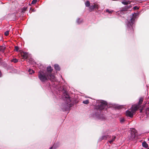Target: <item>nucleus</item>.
Returning <instances> with one entry per match:
<instances>
[{
	"mask_svg": "<svg viewBox=\"0 0 149 149\" xmlns=\"http://www.w3.org/2000/svg\"><path fill=\"white\" fill-rule=\"evenodd\" d=\"M38 77L42 82H45L48 80L54 81L55 79V77L54 75H50L47 72H44L41 70L38 73Z\"/></svg>",
	"mask_w": 149,
	"mask_h": 149,
	"instance_id": "obj_1",
	"label": "nucleus"
},
{
	"mask_svg": "<svg viewBox=\"0 0 149 149\" xmlns=\"http://www.w3.org/2000/svg\"><path fill=\"white\" fill-rule=\"evenodd\" d=\"M135 17H133L132 18L129 20L127 24V26L129 27L128 31L131 34H133L134 32V30L133 28V25L135 20Z\"/></svg>",
	"mask_w": 149,
	"mask_h": 149,
	"instance_id": "obj_2",
	"label": "nucleus"
},
{
	"mask_svg": "<svg viewBox=\"0 0 149 149\" xmlns=\"http://www.w3.org/2000/svg\"><path fill=\"white\" fill-rule=\"evenodd\" d=\"M96 105L97 106V108L102 110L106 107L107 105V103L105 101H102L100 102L98 105Z\"/></svg>",
	"mask_w": 149,
	"mask_h": 149,
	"instance_id": "obj_3",
	"label": "nucleus"
},
{
	"mask_svg": "<svg viewBox=\"0 0 149 149\" xmlns=\"http://www.w3.org/2000/svg\"><path fill=\"white\" fill-rule=\"evenodd\" d=\"M134 113L132 110L130 111L127 110L126 111V115L127 116L132 118L133 117Z\"/></svg>",
	"mask_w": 149,
	"mask_h": 149,
	"instance_id": "obj_4",
	"label": "nucleus"
},
{
	"mask_svg": "<svg viewBox=\"0 0 149 149\" xmlns=\"http://www.w3.org/2000/svg\"><path fill=\"white\" fill-rule=\"evenodd\" d=\"M137 132L134 129H133L131 131V139H134L136 136V133Z\"/></svg>",
	"mask_w": 149,
	"mask_h": 149,
	"instance_id": "obj_5",
	"label": "nucleus"
},
{
	"mask_svg": "<svg viewBox=\"0 0 149 149\" xmlns=\"http://www.w3.org/2000/svg\"><path fill=\"white\" fill-rule=\"evenodd\" d=\"M53 69L52 68L51 66H49L47 68V71L46 72H47L48 74L50 75H53L51 74Z\"/></svg>",
	"mask_w": 149,
	"mask_h": 149,
	"instance_id": "obj_6",
	"label": "nucleus"
},
{
	"mask_svg": "<svg viewBox=\"0 0 149 149\" xmlns=\"http://www.w3.org/2000/svg\"><path fill=\"white\" fill-rule=\"evenodd\" d=\"M21 56H22L24 59H26L27 58L28 55L27 53L26 52H23L21 53Z\"/></svg>",
	"mask_w": 149,
	"mask_h": 149,
	"instance_id": "obj_7",
	"label": "nucleus"
},
{
	"mask_svg": "<svg viewBox=\"0 0 149 149\" xmlns=\"http://www.w3.org/2000/svg\"><path fill=\"white\" fill-rule=\"evenodd\" d=\"M140 107V106L138 105H137L134 107L132 110L135 113L139 108Z\"/></svg>",
	"mask_w": 149,
	"mask_h": 149,
	"instance_id": "obj_8",
	"label": "nucleus"
},
{
	"mask_svg": "<svg viewBox=\"0 0 149 149\" xmlns=\"http://www.w3.org/2000/svg\"><path fill=\"white\" fill-rule=\"evenodd\" d=\"M142 145L143 146L146 148H148V144L146 143V142L144 141L142 143Z\"/></svg>",
	"mask_w": 149,
	"mask_h": 149,
	"instance_id": "obj_9",
	"label": "nucleus"
},
{
	"mask_svg": "<svg viewBox=\"0 0 149 149\" xmlns=\"http://www.w3.org/2000/svg\"><path fill=\"white\" fill-rule=\"evenodd\" d=\"M128 9H129L128 6H125L124 7L122 8V10L121 11V12L123 13L124 11L127 10Z\"/></svg>",
	"mask_w": 149,
	"mask_h": 149,
	"instance_id": "obj_10",
	"label": "nucleus"
},
{
	"mask_svg": "<svg viewBox=\"0 0 149 149\" xmlns=\"http://www.w3.org/2000/svg\"><path fill=\"white\" fill-rule=\"evenodd\" d=\"M143 97L140 98L139 99V101L138 103V105L139 106L140 105H141L143 102Z\"/></svg>",
	"mask_w": 149,
	"mask_h": 149,
	"instance_id": "obj_11",
	"label": "nucleus"
},
{
	"mask_svg": "<svg viewBox=\"0 0 149 149\" xmlns=\"http://www.w3.org/2000/svg\"><path fill=\"white\" fill-rule=\"evenodd\" d=\"M54 67L55 69L57 70H59L60 68L59 65L57 64H55L54 65Z\"/></svg>",
	"mask_w": 149,
	"mask_h": 149,
	"instance_id": "obj_12",
	"label": "nucleus"
},
{
	"mask_svg": "<svg viewBox=\"0 0 149 149\" xmlns=\"http://www.w3.org/2000/svg\"><path fill=\"white\" fill-rule=\"evenodd\" d=\"M122 3L123 4L125 5H127L130 3V2L129 1H122Z\"/></svg>",
	"mask_w": 149,
	"mask_h": 149,
	"instance_id": "obj_13",
	"label": "nucleus"
},
{
	"mask_svg": "<svg viewBox=\"0 0 149 149\" xmlns=\"http://www.w3.org/2000/svg\"><path fill=\"white\" fill-rule=\"evenodd\" d=\"M112 138V139L111 140L109 141V142L110 143V144L111 143L115 141V140L116 138V136H113Z\"/></svg>",
	"mask_w": 149,
	"mask_h": 149,
	"instance_id": "obj_14",
	"label": "nucleus"
},
{
	"mask_svg": "<svg viewBox=\"0 0 149 149\" xmlns=\"http://www.w3.org/2000/svg\"><path fill=\"white\" fill-rule=\"evenodd\" d=\"M98 7L99 6L97 4L94 3V10L95 9V10L97 9V10H98Z\"/></svg>",
	"mask_w": 149,
	"mask_h": 149,
	"instance_id": "obj_15",
	"label": "nucleus"
},
{
	"mask_svg": "<svg viewBox=\"0 0 149 149\" xmlns=\"http://www.w3.org/2000/svg\"><path fill=\"white\" fill-rule=\"evenodd\" d=\"M108 136V135H104V136H102L101 137V140H104V139L105 140L107 139V138Z\"/></svg>",
	"mask_w": 149,
	"mask_h": 149,
	"instance_id": "obj_16",
	"label": "nucleus"
},
{
	"mask_svg": "<svg viewBox=\"0 0 149 149\" xmlns=\"http://www.w3.org/2000/svg\"><path fill=\"white\" fill-rule=\"evenodd\" d=\"M65 98H67V101L68 102H69L70 101V98L69 97V95L67 94H66V95L65 96Z\"/></svg>",
	"mask_w": 149,
	"mask_h": 149,
	"instance_id": "obj_17",
	"label": "nucleus"
},
{
	"mask_svg": "<svg viewBox=\"0 0 149 149\" xmlns=\"http://www.w3.org/2000/svg\"><path fill=\"white\" fill-rule=\"evenodd\" d=\"M85 5L86 6H89L90 5V2L88 1H87L85 3Z\"/></svg>",
	"mask_w": 149,
	"mask_h": 149,
	"instance_id": "obj_18",
	"label": "nucleus"
},
{
	"mask_svg": "<svg viewBox=\"0 0 149 149\" xmlns=\"http://www.w3.org/2000/svg\"><path fill=\"white\" fill-rule=\"evenodd\" d=\"M29 72V74H32V73H34V72L32 70L29 69L28 70Z\"/></svg>",
	"mask_w": 149,
	"mask_h": 149,
	"instance_id": "obj_19",
	"label": "nucleus"
},
{
	"mask_svg": "<svg viewBox=\"0 0 149 149\" xmlns=\"http://www.w3.org/2000/svg\"><path fill=\"white\" fill-rule=\"evenodd\" d=\"M11 61L15 63H16L18 62V60L16 58H14L11 60Z\"/></svg>",
	"mask_w": 149,
	"mask_h": 149,
	"instance_id": "obj_20",
	"label": "nucleus"
},
{
	"mask_svg": "<svg viewBox=\"0 0 149 149\" xmlns=\"http://www.w3.org/2000/svg\"><path fill=\"white\" fill-rule=\"evenodd\" d=\"M106 12L109 13V14H111L113 12V11H110L109 9H107L106 10Z\"/></svg>",
	"mask_w": 149,
	"mask_h": 149,
	"instance_id": "obj_21",
	"label": "nucleus"
},
{
	"mask_svg": "<svg viewBox=\"0 0 149 149\" xmlns=\"http://www.w3.org/2000/svg\"><path fill=\"white\" fill-rule=\"evenodd\" d=\"M82 22V20H81L80 19H78L77 21V22L78 23V24H80Z\"/></svg>",
	"mask_w": 149,
	"mask_h": 149,
	"instance_id": "obj_22",
	"label": "nucleus"
},
{
	"mask_svg": "<svg viewBox=\"0 0 149 149\" xmlns=\"http://www.w3.org/2000/svg\"><path fill=\"white\" fill-rule=\"evenodd\" d=\"M83 103L86 104H87L89 103V101L88 100H86L85 101H84L83 102Z\"/></svg>",
	"mask_w": 149,
	"mask_h": 149,
	"instance_id": "obj_23",
	"label": "nucleus"
},
{
	"mask_svg": "<svg viewBox=\"0 0 149 149\" xmlns=\"http://www.w3.org/2000/svg\"><path fill=\"white\" fill-rule=\"evenodd\" d=\"M38 0H33L31 2V4H34L36 3Z\"/></svg>",
	"mask_w": 149,
	"mask_h": 149,
	"instance_id": "obj_24",
	"label": "nucleus"
},
{
	"mask_svg": "<svg viewBox=\"0 0 149 149\" xmlns=\"http://www.w3.org/2000/svg\"><path fill=\"white\" fill-rule=\"evenodd\" d=\"M9 31H6L5 32L4 34L6 36H7L9 34Z\"/></svg>",
	"mask_w": 149,
	"mask_h": 149,
	"instance_id": "obj_25",
	"label": "nucleus"
},
{
	"mask_svg": "<svg viewBox=\"0 0 149 149\" xmlns=\"http://www.w3.org/2000/svg\"><path fill=\"white\" fill-rule=\"evenodd\" d=\"M125 121L124 118H121L120 120V122L121 123H123Z\"/></svg>",
	"mask_w": 149,
	"mask_h": 149,
	"instance_id": "obj_26",
	"label": "nucleus"
},
{
	"mask_svg": "<svg viewBox=\"0 0 149 149\" xmlns=\"http://www.w3.org/2000/svg\"><path fill=\"white\" fill-rule=\"evenodd\" d=\"M139 8L137 6H135L133 7V9L134 10H138Z\"/></svg>",
	"mask_w": 149,
	"mask_h": 149,
	"instance_id": "obj_27",
	"label": "nucleus"
},
{
	"mask_svg": "<svg viewBox=\"0 0 149 149\" xmlns=\"http://www.w3.org/2000/svg\"><path fill=\"white\" fill-rule=\"evenodd\" d=\"M15 50L16 51H17L19 49V47L17 46L15 47Z\"/></svg>",
	"mask_w": 149,
	"mask_h": 149,
	"instance_id": "obj_28",
	"label": "nucleus"
},
{
	"mask_svg": "<svg viewBox=\"0 0 149 149\" xmlns=\"http://www.w3.org/2000/svg\"><path fill=\"white\" fill-rule=\"evenodd\" d=\"M102 118H100L102 119V120H103V119H105V117L104 116H103V115H102Z\"/></svg>",
	"mask_w": 149,
	"mask_h": 149,
	"instance_id": "obj_29",
	"label": "nucleus"
},
{
	"mask_svg": "<svg viewBox=\"0 0 149 149\" xmlns=\"http://www.w3.org/2000/svg\"><path fill=\"white\" fill-rule=\"evenodd\" d=\"M143 109H140V113H142V111H143Z\"/></svg>",
	"mask_w": 149,
	"mask_h": 149,
	"instance_id": "obj_30",
	"label": "nucleus"
},
{
	"mask_svg": "<svg viewBox=\"0 0 149 149\" xmlns=\"http://www.w3.org/2000/svg\"><path fill=\"white\" fill-rule=\"evenodd\" d=\"M1 75H2L1 73V71L0 70V77H1Z\"/></svg>",
	"mask_w": 149,
	"mask_h": 149,
	"instance_id": "obj_31",
	"label": "nucleus"
},
{
	"mask_svg": "<svg viewBox=\"0 0 149 149\" xmlns=\"http://www.w3.org/2000/svg\"><path fill=\"white\" fill-rule=\"evenodd\" d=\"M145 105H143L142 106V109H143L144 107H145Z\"/></svg>",
	"mask_w": 149,
	"mask_h": 149,
	"instance_id": "obj_32",
	"label": "nucleus"
},
{
	"mask_svg": "<svg viewBox=\"0 0 149 149\" xmlns=\"http://www.w3.org/2000/svg\"><path fill=\"white\" fill-rule=\"evenodd\" d=\"M128 6V8H130L131 7L130 6Z\"/></svg>",
	"mask_w": 149,
	"mask_h": 149,
	"instance_id": "obj_33",
	"label": "nucleus"
},
{
	"mask_svg": "<svg viewBox=\"0 0 149 149\" xmlns=\"http://www.w3.org/2000/svg\"><path fill=\"white\" fill-rule=\"evenodd\" d=\"M52 149V147H51L49 148V149Z\"/></svg>",
	"mask_w": 149,
	"mask_h": 149,
	"instance_id": "obj_34",
	"label": "nucleus"
},
{
	"mask_svg": "<svg viewBox=\"0 0 149 149\" xmlns=\"http://www.w3.org/2000/svg\"><path fill=\"white\" fill-rule=\"evenodd\" d=\"M147 149H149V147Z\"/></svg>",
	"mask_w": 149,
	"mask_h": 149,
	"instance_id": "obj_35",
	"label": "nucleus"
},
{
	"mask_svg": "<svg viewBox=\"0 0 149 149\" xmlns=\"http://www.w3.org/2000/svg\"><path fill=\"white\" fill-rule=\"evenodd\" d=\"M141 149H143V148H141Z\"/></svg>",
	"mask_w": 149,
	"mask_h": 149,
	"instance_id": "obj_36",
	"label": "nucleus"
},
{
	"mask_svg": "<svg viewBox=\"0 0 149 149\" xmlns=\"http://www.w3.org/2000/svg\"><path fill=\"white\" fill-rule=\"evenodd\" d=\"M148 140L149 141V139H148Z\"/></svg>",
	"mask_w": 149,
	"mask_h": 149,
	"instance_id": "obj_37",
	"label": "nucleus"
}]
</instances>
